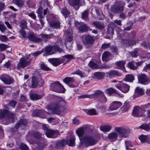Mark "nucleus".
Returning a JSON list of instances; mask_svg holds the SVG:
<instances>
[{"label": "nucleus", "instance_id": "f257e3e1", "mask_svg": "<svg viewBox=\"0 0 150 150\" xmlns=\"http://www.w3.org/2000/svg\"><path fill=\"white\" fill-rule=\"evenodd\" d=\"M59 102L52 104L47 107L48 112L45 110H40V117L42 118H45L47 114H51L52 112H50V110H51L52 112L55 114H60L61 112L62 107L65 105L66 103L64 100L61 98H59Z\"/></svg>", "mask_w": 150, "mask_h": 150}, {"label": "nucleus", "instance_id": "f03ea898", "mask_svg": "<svg viewBox=\"0 0 150 150\" xmlns=\"http://www.w3.org/2000/svg\"><path fill=\"white\" fill-rule=\"evenodd\" d=\"M81 141L80 147L81 146L88 147L95 145L97 141L91 136L86 135L82 138H80Z\"/></svg>", "mask_w": 150, "mask_h": 150}, {"label": "nucleus", "instance_id": "7ed1b4c3", "mask_svg": "<svg viewBox=\"0 0 150 150\" xmlns=\"http://www.w3.org/2000/svg\"><path fill=\"white\" fill-rule=\"evenodd\" d=\"M115 131L118 133V135L120 138H125L129 136V130L124 127H116Z\"/></svg>", "mask_w": 150, "mask_h": 150}, {"label": "nucleus", "instance_id": "20e7f679", "mask_svg": "<svg viewBox=\"0 0 150 150\" xmlns=\"http://www.w3.org/2000/svg\"><path fill=\"white\" fill-rule=\"evenodd\" d=\"M50 90L58 93H64L65 89L63 86L58 81H56L51 84L50 86Z\"/></svg>", "mask_w": 150, "mask_h": 150}, {"label": "nucleus", "instance_id": "39448f33", "mask_svg": "<svg viewBox=\"0 0 150 150\" xmlns=\"http://www.w3.org/2000/svg\"><path fill=\"white\" fill-rule=\"evenodd\" d=\"M7 117L9 121L13 122L16 119L15 114L8 110H4L1 111V118Z\"/></svg>", "mask_w": 150, "mask_h": 150}, {"label": "nucleus", "instance_id": "423d86ee", "mask_svg": "<svg viewBox=\"0 0 150 150\" xmlns=\"http://www.w3.org/2000/svg\"><path fill=\"white\" fill-rule=\"evenodd\" d=\"M82 41L85 47L88 48L92 46L95 39L90 35H87L85 36L84 39L82 40Z\"/></svg>", "mask_w": 150, "mask_h": 150}, {"label": "nucleus", "instance_id": "0eeeda50", "mask_svg": "<svg viewBox=\"0 0 150 150\" xmlns=\"http://www.w3.org/2000/svg\"><path fill=\"white\" fill-rule=\"evenodd\" d=\"M120 4V6L115 5L112 6L111 7V11L116 13H118L123 11L124 9L125 3L124 1H121Z\"/></svg>", "mask_w": 150, "mask_h": 150}, {"label": "nucleus", "instance_id": "6e6552de", "mask_svg": "<svg viewBox=\"0 0 150 150\" xmlns=\"http://www.w3.org/2000/svg\"><path fill=\"white\" fill-rule=\"evenodd\" d=\"M115 86L117 88L124 93H126L129 90L130 86L127 84L119 82L115 84Z\"/></svg>", "mask_w": 150, "mask_h": 150}, {"label": "nucleus", "instance_id": "1a4fd4ad", "mask_svg": "<svg viewBox=\"0 0 150 150\" xmlns=\"http://www.w3.org/2000/svg\"><path fill=\"white\" fill-rule=\"evenodd\" d=\"M144 111L142 108L138 106H135L133 110L132 115L135 117H141L143 115Z\"/></svg>", "mask_w": 150, "mask_h": 150}, {"label": "nucleus", "instance_id": "9d476101", "mask_svg": "<svg viewBox=\"0 0 150 150\" xmlns=\"http://www.w3.org/2000/svg\"><path fill=\"white\" fill-rule=\"evenodd\" d=\"M28 58H22L20 59L19 62L17 65L18 69L20 68H24L27 66L30 62V60H28Z\"/></svg>", "mask_w": 150, "mask_h": 150}, {"label": "nucleus", "instance_id": "9b49d317", "mask_svg": "<svg viewBox=\"0 0 150 150\" xmlns=\"http://www.w3.org/2000/svg\"><path fill=\"white\" fill-rule=\"evenodd\" d=\"M138 82L139 83L146 84L150 82V79L148 78L146 75L143 74H139L138 76Z\"/></svg>", "mask_w": 150, "mask_h": 150}, {"label": "nucleus", "instance_id": "f8f14e48", "mask_svg": "<svg viewBox=\"0 0 150 150\" xmlns=\"http://www.w3.org/2000/svg\"><path fill=\"white\" fill-rule=\"evenodd\" d=\"M64 57L63 58H50L48 59V61L55 66H57L65 61Z\"/></svg>", "mask_w": 150, "mask_h": 150}, {"label": "nucleus", "instance_id": "ddd939ff", "mask_svg": "<svg viewBox=\"0 0 150 150\" xmlns=\"http://www.w3.org/2000/svg\"><path fill=\"white\" fill-rule=\"evenodd\" d=\"M69 5L73 7L75 10H77L80 7L82 6L80 2L81 0H68Z\"/></svg>", "mask_w": 150, "mask_h": 150}, {"label": "nucleus", "instance_id": "4468645a", "mask_svg": "<svg viewBox=\"0 0 150 150\" xmlns=\"http://www.w3.org/2000/svg\"><path fill=\"white\" fill-rule=\"evenodd\" d=\"M122 104L120 102L114 101L110 105L109 110H115L119 108L121 105Z\"/></svg>", "mask_w": 150, "mask_h": 150}, {"label": "nucleus", "instance_id": "2eb2a0df", "mask_svg": "<svg viewBox=\"0 0 150 150\" xmlns=\"http://www.w3.org/2000/svg\"><path fill=\"white\" fill-rule=\"evenodd\" d=\"M27 38L29 40L34 42H39L42 41V39L37 37L33 33L28 34Z\"/></svg>", "mask_w": 150, "mask_h": 150}, {"label": "nucleus", "instance_id": "dca6fc26", "mask_svg": "<svg viewBox=\"0 0 150 150\" xmlns=\"http://www.w3.org/2000/svg\"><path fill=\"white\" fill-rule=\"evenodd\" d=\"M1 80L5 84H10L14 82V80L11 77L7 75H3Z\"/></svg>", "mask_w": 150, "mask_h": 150}, {"label": "nucleus", "instance_id": "f3484780", "mask_svg": "<svg viewBox=\"0 0 150 150\" xmlns=\"http://www.w3.org/2000/svg\"><path fill=\"white\" fill-rule=\"evenodd\" d=\"M141 63V62H135L132 61L128 63V66L131 69L135 70L137 69L138 67L140 66Z\"/></svg>", "mask_w": 150, "mask_h": 150}, {"label": "nucleus", "instance_id": "a211bd4d", "mask_svg": "<svg viewBox=\"0 0 150 150\" xmlns=\"http://www.w3.org/2000/svg\"><path fill=\"white\" fill-rule=\"evenodd\" d=\"M63 81L71 87H75L74 85L73 84V83L75 81V80L73 77H66L63 79Z\"/></svg>", "mask_w": 150, "mask_h": 150}, {"label": "nucleus", "instance_id": "6ab92c4d", "mask_svg": "<svg viewBox=\"0 0 150 150\" xmlns=\"http://www.w3.org/2000/svg\"><path fill=\"white\" fill-rule=\"evenodd\" d=\"M116 26L114 23L110 24L108 26L107 30V35L108 37H110L114 33V28Z\"/></svg>", "mask_w": 150, "mask_h": 150}, {"label": "nucleus", "instance_id": "aec40b11", "mask_svg": "<svg viewBox=\"0 0 150 150\" xmlns=\"http://www.w3.org/2000/svg\"><path fill=\"white\" fill-rule=\"evenodd\" d=\"M144 94V90L142 88L139 87L136 88L135 89L134 96L135 97L143 95Z\"/></svg>", "mask_w": 150, "mask_h": 150}, {"label": "nucleus", "instance_id": "412c9836", "mask_svg": "<svg viewBox=\"0 0 150 150\" xmlns=\"http://www.w3.org/2000/svg\"><path fill=\"white\" fill-rule=\"evenodd\" d=\"M104 94L103 92L100 90H97L94 91L93 94H91V98L98 99L99 96H101Z\"/></svg>", "mask_w": 150, "mask_h": 150}, {"label": "nucleus", "instance_id": "4be33fe9", "mask_svg": "<svg viewBox=\"0 0 150 150\" xmlns=\"http://www.w3.org/2000/svg\"><path fill=\"white\" fill-rule=\"evenodd\" d=\"M45 134L48 137L54 138L57 136V133L54 130L50 129L47 132H45Z\"/></svg>", "mask_w": 150, "mask_h": 150}, {"label": "nucleus", "instance_id": "5701e85b", "mask_svg": "<svg viewBox=\"0 0 150 150\" xmlns=\"http://www.w3.org/2000/svg\"><path fill=\"white\" fill-rule=\"evenodd\" d=\"M125 63L126 62L124 61H120L116 62L115 64L117 66L118 69H122L124 71H125Z\"/></svg>", "mask_w": 150, "mask_h": 150}, {"label": "nucleus", "instance_id": "b1692460", "mask_svg": "<svg viewBox=\"0 0 150 150\" xmlns=\"http://www.w3.org/2000/svg\"><path fill=\"white\" fill-rule=\"evenodd\" d=\"M52 34H50L49 35L45 34H41L38 36V37H40L42 39V40L45 42H46L48 39H50L52 36Z\"/></svg>", "mask_w": 150, "mask_h": 150}, {"label": "nucleus", "instance_id": "393cba45", "mask_svg": "<svg viewBox=\"0 0 150 150\" xmlns=\"http://www.w3.org/2000/svg\"><path fill=\"white\" fill-rule=\"evenodd\" d=\"M68 143L67 140H60L57 144L55 147L56 148L59 149L66 145Z\"/></svg>", "mask_w": 150, "mask_h": 150}, {"label": "nucleus", "instance_id": "a878e982", "mask_svg": "<svg viewBox=\"0 0 150 150\" xmlns=\"http://www.w3.org/2000/svg\"><path fill=\"white\" fill-rule=\"evenodd\" d=\"M108 139L111 141H114L117 138V134L116 132H112L108 135Z\"/></svg>", "mask_w": 150, "mask_h": 150}, {"label": "nucleus", "instance_id": "bb28decb", "mask_svg": "<svg viewBox=\"0 0 150 150\" xmlns=\"http://www.w3.org/2000/svg\"><path fill=\"white\" fill-rule=\"evenodd\" d=\"M54 47L52 46H47L45 48V51L47 53L49 54H54Z\"/></svg>", "mask_w": 150, "mask_h": 150}, {"label": "nucleus", "instance_id": "cd10ccee", "mask_svg": "<svg viewBox=\"0 0 150 150\" xmlns=\"http://www.w3.org/2000/svg\"><path fill=\"white\" fill-rule=\"evenodd\" d=\"M93 25L97 28L100 30H103L105 28L104 25L97 21H95L93 23Z\"/></svg>", "mask_w": 150, "mask_h": 150}, {"label": "nucleus", "instance_id": "c85d7f7f", "mask_svg": "<svg viewBox=\"0 0 150 150\" xmlns=\"http://www.w3.org/2000/svg\"><path fill=\"white\" fill-rule=\"evenodd\" d=\"M106 93L109 95H111L112 93H116L120 96V94L116 90L112 88H109L107 89L106 90Z\"/></svg>", "mask_w": 150, "mask_h": 150}, {"label": "nucleus", "instance_id": "c756f323", "mask_svg": "<svg viewBox=\"0 0 150 150\" xmlns=\"http://www.w3.org/2000/svg\"><path fill=\"white\" fill-rule=\"evenodd\" d=\"M110 55L109 52H105L102 55V59L103 60L105 61L109 60Z\"/></svg>", "mask_w": 150, "mask_h": 150}, {"label": "nucleus", "instance_id": "7c9ffc66", "mask_svg": "<svg viewBox=\"0 0 150 150\" xmlns=\"http://www.w3.org/2000/svg\"><path fill=\"white\" fill-rule=\"evenodd\" d=\"M121 73L118 72V71L112 70L110 71L109 73V75L110 77L115 76H122Z\"/></svg>", "mask_w": 150, "mask_h": 150}, {"label": "nucleus", "instance_id": "2f4dec72", "mask_svg": "<svg viewBox=\"0 0 150 150\" xmlns=\"http://www.w3.org/2000/svg\"><path fill=\"white\" fill-rule=\"evenodd\" d=\"M13 2L20 7H21L24 5V2L23 0H13Z\"/></svg>", "mask_w": 150, "mask_h": 150}, {"label": "nucleus", "instance_id": "473e14b6", "mask_svg": "<svg viewBox=\"0 0 150 150\" xmlns=\"http://www.w3.org/2000/svg\"><path fill=\"white\" fill-rule=\"evenodd\" d=\"M31 99L33 100H36L40 99L42 96L38 94L34 93H31L30 95Z\"/></svg>", "mask_w": 150, "mask_h": 150}, {"label": "nucleus", "instance_id": "72a5a7b5", "mask_svg": "<svg viewBox=\"0 0 150 150\" xmlns=\"http://www.w3.org/2000/svg\"><path fill=\"white\" fill-rule=\"evenodd\" d=\"M32 86L33 88H35L37 86L38 80V78L36 76H33L32 79Z\"/></svg>", "mask_w": 150, "mask_h": 150}, {"label": "nucleus", "instance_id": "f704fd0d", "mask_svg": "<svg viewBox=\"0 0 150 150\" xmlns=\"http://www.w3.org/2000/svg\"><path fill=\"white\" fill-rule=\"evenodd\" d=\"M139 129H141L148 131L150 130V124L149 125L144 124L139 127Z\"/></svg>", "mask_w": 150, "mask_h": 150}, {"label": "nucleus", "instance_id": "c9c22d12", "mask_svg": "<svg viewBox=\"0 0 150 150\" xmlns=\"http://www.w3.org/2000/svg\"><path fill=\"white\" fill-rule=\"evenodd\" d=\"M85 129V127H81L78 128L76 130V132L79 137V138H81L80 137L82 136L83 134Z\"/></svg>", "mask_w": 150, "mask_h": 150}, {"label": "nucleus", "instance_id": "e433bc0d", "mask_svg": "<svg viewBox=\"0 0 150 150\" xmlns=\"http://www.w3.org/2000/svg\"><path fill=\"white\" fill-rule=\"evenodd\" d=\"M50 26L54 28H59L60 23L59 21H53L50 23Z\"/></svg>", "mask_w": 150, "mask_h": 150}, {"label": "nucleus", "instance_id": "4c0bfd02", "mask_svg": "<svg viewBox=\"0 0 150 150\" xmlns=\"http://www.w3.org/2000/svg\"><path fill=\"white\" fill-rule=\"evenodd\" d=\"M100 129L101 131L104 132H108L111 129L110 126L108 125H105L100 127Z\"/></svg>", "mask_w": 150, "mask_h": 150}, {"label": "nucleus", "instance_id": "58836bf2", "mask_svg": "<svg viewBox=\"0 0 150 150\" xmlns=\"http://www.w3.org/2000/svg\"><path fill=\"white\" fill-rule=\"evenodd\" d=\"M139 139L142 143L147 142L148 139V135L142 134L139 136Z\"/></svg>", "mask_w": 150, "mask_h": 150}, {"label": "nucleus", "instance_id": "ea45409f", "mask_svg": "<svg viewBox=\"0 0 150 150\" xmlns=\"http://www.w3.org/2000/svg\"><path fill=\"white\" fill-rule=\"evenodd\" d=\"M134 77L132 74H128L126 75L124 80L130 82H132L134 80Z\"/></svg>", "mask_w": 150, "mask_h": 150}, {"label": "nucleus", "instance_id": "a19ab883", "mask_svg": "<svg viewBox=\"0 0 150 150\" xmlns=\"http://www.w3.org/2000/svg\"><path fill=\"white\" fill-rule=\"evenodd\" d=\"M88 27L86 25L82 24L79 28V30L82 32H85L88 30Z\"/></svg>", "mask_w": 150, "mask_h": 150}, {"label": "nucleus", "instance_id": "79ce46f5", "mask_svg": "<svg viewBox=\"0 0 150 150\" xmlns=\"http://www.w3.org/2000/svg\"><path fill=\"white\" fill-rule=\"evenodd\" d=\"M98 102L101 103H105L107 101V99L104 94L98 99Z\"/></svg>", "mask_w": 150, "mask_h": 150}, {"label": "nucleus", "instance_id": "37998d69", "mask_svg": "<svg viewBox=\"0 0 150 150\" xmlns=\"http://www.w3.org/2000/svg\"><path fill=\"white\" fill-rule=\"evenodd\" d=\"M130 108V105L128 102H125L124 105L121 108L123 112L126 111Z\"/></svg>", "mask_w": 150, "mask_h": 150}, {"label": "nucleus", "instance_id": "c03bdc74", "mask_svg": "<svg viewBox=\"0 0 150 150\" xmlns=\"http://www.w3.org/2000/svg\"><path fill=\"white\" fill-rule=\"evenodd\" d=\"M104 73L103 72H96L94 73L95 78L100 79L103 78Z\"/></svg>", "mask_w": 150, "mask_h": 150}, {"label": "nucleus", "instance_id": "a18cd8bd", "mask_svg": "<svg viewBox=\"0 0 150 150\" xmlns=\"http://www.w3.org/2000/svg\"><path fill=\"white\" fill-rule=\"evenodd\" d=\"M122 42L124 44L128 45H133L135 43V42L134 40H122Z\"/></svg>", "mask_w": 150, "mask_h": 150}, {"label": "nucleus", "instance_id": "49530a36", "mask_svg": "<svg viewBox=\"0 0 150 150\" xmlns=\"http://www.w3.org/2000/svg\"><path fill=\"white\" fill-rule=\"evenodd\" d=\"M125 144L126 149H128L129 148H128L129 147L131 146V147H133L134 145V143L129 141H126Z\"/></svg>", "mask_w": 150, "mask_h": 150}, {"label": "nucleus", "instance_id": "de8ad7c7", "mask_svg": "<svg viewBox=\"0 0 150 150\" xmlns=\"http://www.w3.org/2000/svg\"><path fill=\"white\" fill-rule=\"evenodd\" d=\"M89 66L92 68L98 69V66L97 64L94 62L93 61H91L89 62Z\"/></svg>", "mask_w": 150, "mask_h": 150}, {"label": "nucleus", "instance_id": "09e8293b", "mask_svg": "<svg viewBox=\"0 0 150 150\" xmlns=\"http://www.w3.org/2000/svg\"><path fill=\"white\" fill-rule=\"evenodd\" d=\"M87 114L89 115H95L97 114L96 110L94 109L88 110L87 112Z\"/></svg>", "mask_w": 150, "mask_h": 150}, {"label": "nucleus", "instance_id": "8fccbe9b", "mask_svg": "<svg viewBox=\"0 0 150 150\" xmlns=\"http://www.w3.org/2000/svg\"><path fill=\"white\" fill-rule=\"evenodd\" d=\"M88 11L87 10L85 11L82 14L81 18L85 20H87L88 19Z\"/></svg>", "mask_w": 150, "mask_h": 150}, {"label": "nucleus", "instance_id": "3c124183", "mask_svg": "<svg viewBox=\"0 0 150 150\" xmlns=\"http://www.w3.org/2000/svg\"><path fill=\"white\" fill-rule=\"evenodd\" d=\"M65 59L64 62H68L70 61V59H71L73 58V56L71 55H67L63 56L62 58H63Z\"/></svg>", "mask_w": 150, "mask_h": 150}, {"label": "nucleus", "instance_id": "603ef678", "mask_svg": "<svg viewBox=\"0 0 150 150\" xmlns=\"http://www.w3.org/2000/svg\"><path fill=\"white\" fill-rule=\"evenodd\" d=\"M40 68L43 70L45 71H49L50 70V69L47 67L46 65L44 63H42L40 64Z\"/></svg>", "mask_w": 150, "mask_h": 150}, {"label": "nucleus", "instance_id": "864d4df0", "mask_svg": "<svg viewBox=\"0 0 150 150\" xmlns=\"http://www.w3.org/2000/svg\"><path fill=\"white\" fill-rule=\"evenodd\" d=\"M43 10V8L41 7H40L39 8L37 11V12L40 18H42L43 17L42 16Z\"/></svg>", "mask_w": 150, "mask_h": 150}, {"label": "nucleus", "instance_id": "5fc2aeb1", "mask_svg": "<svg viewBox=\"0 0 150 150\" xmlns=\"http://www.w3.org/2000/svg\"><path fill=\"white\" fill-rule=\"evenodd\" d=\"M75 137H73L71 139H69L68 145L70 146H73L74 145L75 140Z\"/></svg>", "mask_w": 150, "mask_h": 150}, {"label": "nucleus", "instance_id": "6e6d98bb", "mask_svg": "<svg viewBox=\"0 0 150 150\" xmlns=\"http://www.w3.org/2000/svg\"><path fill=\"white\" fill-rule=\"evenodd\" d=\"M61 13H62L64 16L69 15V12L67 9L66 7H65L63 8L62 11Z\"/></svg>", "mask_w": 150, "mask_h": 150}, {"label": "nucleus", "instance_id": "4d7b16f0", "mask_svg": "<svg viewBox=\"0 0 150 150\" xmlns=\"http://www.w3.org/2000/svg\"><path fill=\"white\" fill-rule=\"evenodd\" d=\"M72 74H78L80 75L81 77L84 76V74L80 70H77L75 71Z\"/></svg>", "mask_w": 150, "mask_h": 150}, {"label": "nucleus", "instance_id": "13d9d810", "mask_svg": "<svg viewBox=\"0 0 150 150\" xmlns=\"http://www.w3.org/2000/svg\"><path fill=\"white\" fill-rule=\"evenodd\" d=\"M26 4L29 8H33L35 6V4L32 1L28 0L26 2Z\"/></svg>", "mask_w": 150, "mask_h": 150}, {"label": "nucleus", "instance_id": "bf43d9fd", "mask_svg": "<svg viewBox=\"0 0 150 150\" xmlns=\"http://www.w3.org/2000/svg\"><path fill=\"white\" fill-rule=\"evenodd\" d=\"M40 110H35L33 113V115L35 116H40Z\"/></svg>", "mask_w": 150, "mask_h": 150}, {"label": "nucleus", "instance_id": "052dcab7", "mask_svg": "<svg viewBox=\"0 0 150 150\" xmlns=\"http://www.w3.org/2000/svg\"><path fill=\"white\" fill-rule=\"evenodd\" d=\"M20 147L21 150H29V149L25 144L23 143L21 144Z\"/></svg>", "mask_w": 150, "mask_h": 150}, {"label": "nucleus", "instance_id": "680f3d73", "mask_svg": "<svg viewBox=\"0 0 150 150\" xmlns=\"http://www.w3.org/2000/svg\"><path fill=\"white\" fill-rule=\"evenodd\" d=\"M78 98L79 99L81 98H91V95L89 94H85L82 95L80 96H78Z\"/></svg>", "mask_w": 150, "mask_h": 150}, {"label": "nucleus", "instance_id": "e2e57ef3", "mask_svg": "<svg viewBox=\"0 0 150 150\" xmlns=\"http://www.w3.org/2000/svg\"><path fill=\"white\" fill-rule=\"evenodd\" d=\"M130 54L132 56V57H137L139 55L138 53V51L137 50H134L130 53Z\"/></svg>", "mask_w": 150, "mask_h": 150}, {"label": "nucleus", "instance_id": "0e129e2a", "mask_svg": "<svg viewBox=\"0 0 150 150\" xmlns=\"http://www.w3.org/2000/svg\"><path fill=\"white\" fill-rule=\"evenodd\" d=\"M33 135L35 137L38 139L40 138L42 136V134L38 132H34Z\"/></svg>", "mask_w": 150, "mask_h": 150}, {"label": "nucleus", "instance_id": "69168bd1", "mask_svg": "<svg viewBox=\"0 0 150 150\" xmlns=\"http://www.w3.org/2000/svg\"><path fill=\"white\" fill-rule=\"evenodd\" d=\"M11 65V61H8L4 65V67L6 68H10Z\"/></svg>", "mask_w": 150, "mask_h": 150}, {"label": "nucleus", "instance_id": "338daca9", "mask_svg": "<svg viewBox=\"0 0 150 150\" xmlns=\"http://www.w3.org/2000/svg\"><path fill=\"white\" fill-rule=\"evenodd\" d=\"M10 13V12L9 11H4L3 13L2 14L5 18L8 19Z\"/></svg>", "mask_w": 150, "mask_h": 150}, {"label": "nucleus", "instance_id": "774afa93", "mask_svg": "<svg viewBox=\"0 0 150 150\" xmlns=\"http://www.w3.org/2000/svg\"><path fill=\"white\" fill-rule=\"evenodd\" d=\"M73 123L75 125H78L80 123V121L79 119L77 117H74L73 120Z\"/></svg>", "mask_w": 150, "mask_h": 150}]
</instances>
